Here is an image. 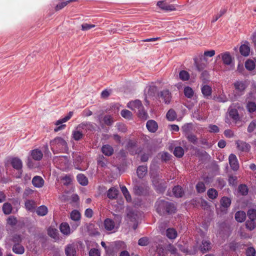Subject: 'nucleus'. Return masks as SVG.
<instances>
[{"label":"nucleus","mask_w":256,"mask_h":256,"mask_svg":"<svg viewBox=\"0 0 256 256\" xmlns=\"http://www.w3.org/2000/svg\"><path fill=\"white\" fill-rule=\"evenodd\" d=\"M77 180L78 182L82 186H86L88 184V178L83 174H78L77 176Z\"/></svg>","instance_id":"36"},{"label":"nucleus","mask_w":256,"mask_h":256,"mask_svg":"<svg viewBox=\"0 0 256 256\" xmlns=\"http://www.w3.org/2000/svg\"><path fill=\"white\" fill-rule=\"evenodd\" d=\"M182 129L187 135L192 132V124H186L182 126Z\"/></svg>","instance_id":"45"},{"label":"nucleus","mask_w":256,"mask_h":256,"mask_svg":"<svg viewBox=\"0 0 256 256\" xmlns=\"http://www.w3.org/2000/svg\"><path fill=\"white\" fill-rule=\"evenodd\" d=\"M160 158L164 161L166 162L170 159V154L167 152H162L160 154Z\"/></svg>","instance_id":"56"},{"label":"nucleus","mask_w":256,"mask_h":256,"mask_svg":"<svg viewBox=\"0 0 256 256\" xmlns=\"http://www.w3.org/2000/svg\"><path fill=\"white\" fill-rule=\"evenodd\" d=\"M10 164L16 170H21L22 166V160L18 158H12L10 159Z\"/></svg>","instance_id":"11"},{"label":"nucleus","mask_w":256,"mask_h":256,"mask_svg":"<svg viewBox=\"0 0 256 256\" xmlns=\"http://www.w3.org/2000/svg\"><path fill=\"white\" fill-rule=\"evenodd\" d=\"M246 218V214L243 211H238L235 214L236 220L240 222H242L245 220Z\"/></svg>","instance_id":"24"},{"label":"nucleus","mask_w":256,"mask_h":256,"mask_svg":"<svg viewBox=\"0 0 256 256\" xmlns=\"http://www.w3.org/2000/svg\"><path fill=\"white\" fill-rule=\"evenodd\" d=\"M81 130L84 134L88 132H92L94 130L95 127L90 122H84L78 125Z\"/></svg>","instance_id":"6"},{"label":"nucleus","mask_w":256,"mask_h":256,"mask_svg":"<svg viewBox=\"0 0 256 256\" xmlns=\"http://www.w3.org/2000/svg\"><path fill=\"white\" fill-rule=\"evenodd\" d=\"M102 152L106 156H110L112 154L114 150L112 146L108 144H106L102 146Z\"/></svg>","instance_id":"22"},{"label":"nucleus","mask_w":256,"mask_h":256,"mask_svg":"<svg viewBox=\"0 0 256 256\" xmlns=\"http://www.w3.org/2000/svg\"><path fill=\"white\" fill-rule=\"evenodd\" d=\"M208 131L210 132H219V128L216 125L210 124L208 126Z\"/></svg>","instance_id":"63"},{"label":"nucleus","mask_w":256,"mask_h":256,"mask_svg":"<svg viewBox=\"0 0 256 256\" xmlns=\"http://www.w3.org/2000/svg\"><path fill=\"white\" fill-rule=\"evenodd\" d=\"M89 256H100V252L98 249L92 248L89 252Z\"/></svg>","instance_id":"57"},{"label":"nucleus","mask_w":256,"mask_h":256,"mask_svg":"<svg viewBox=\"0 0 256 256\" xmlns=\"http://www.w3.org/2000/svg\"><path fill=\"white\" fill-rule=\"evenodd\" d=\"M12 251L16 254H22L24 252V248L19 244H15L13 246Z\"/></svg>","instance_id":"25"},{"label":"nucleus","mask_w":256,"mask_h":256,"mask_svg":"<svg viewBox=\"0 0 256 256\" xmlns=\"http://www.w3.org/2000/svg\"><path fill=\"white\" fill-rule=\"evenodd\" d=\"M157 5L162 10L167 11H172L175 10L174 6L173 5L167 4L163 2H158Z\"/></svg>","instance_id":"19"},{"label":"nucleus","mask_w":256,"mask_h":256,"mask_svg":"<svg viewBox=\"0 0 256 256\" xmlns=\"http://www.w3.org/2000/svg\"><path fill=\"white\" fill-rule=\"evenodd\" d=\"M118 190L115 188H110L107 192V196L110 199H115L117 198Z\"/></svg>","instance_id":"20"},{"label":"nucleus","mask_w":256,"mask_h":256,"mask_svg":"<svg viewBox=\"0 0 256 256\" xmlns=\"http://www.w3.org/2000/svg\"><path fill=\"white\" fill-rule=\"evenodd\" d=\"M160 97L166 104L170 103L171 99V95L169 90H164L161 92L160 94Z\"/></svg>","instance_id":"16"},{"label":"nucleus","mask_w":256,"mask_h":256,"mask_svg":"<svg viewBox=\"0 0 256 256\" xmlns=\"http://www.w3.org/2000/svg\"><path fill=\"white\" fill-rule=\"evenodd\" d=\"M179 76L181 80L186 81L190 78V74L187 71L181 70L179 73Z\"/></svg>","instance_id":"43"},{"label":"nucleus","mask_w":256,"mask_h":256,"mask_svg":"<svg viewBox=\"0 0 256 256\" xmlns=\"http://www.w3.org/2000/svg\"><path fill=\"white\" fill-rule=\"evenodd\" d=\"M44 180L40 176H35L32 180L33 185L36 188H42L44 184Z\"/></svg>","instance_id":"14"},{"label":"nucleus","mask_w":256,"mask_h":256,"mask_svg":"<svg viewBox=\"0 0 256 256\" xmlns=\"http://www.w3.org/2000/svg\"><path fill=\"white\" fill-rule=\"evenodd\" d=\"M246 108L250 112H252L256 110V104L254 102H248L247 104Z\"/></svg>","instance_id":"51"},{"label":"nucleus","mask_w":256,"mask_h":256,"mask_svg":"<svg viewBox=\"0 0 256 256\" xmlns=\"http://www.w3.org/2000/svg\"><path fill=\"white\" fill-rule=\"evenodd\" d=\"M70 218L72 220L78 222L80 218V214L76 210H74L70 213Z\"/></svg>","instance_id":"40"},{"label":"nucleus","mask_w":256,"mask_h":256,"mask_svg":"<svg viewBox=\"0 0 256 256\" xmlns=\"http://www.w3.org/2000/svg\"><path fill=\"white\" fill-rule=\"evenodd\" d=\"M104 121L106 124L110 126L112 124L114 120L110 116H106L104 118Z\"/></svg>","instance_id":"55"},{"label":"nucleus","mask_w":256,"mask_h":256,"mask_svg":"<svg viewBox=\"0 0 256 256\" xmlns=\"http://www.w3.org/2000/svg\"><path fill=\"white\" fill-rule=\"evenodd\" d=\"M2 209L5 214H9L12 212V207L10 202H5L3 204Z\"/></svg>","instance_id":"29"},{"label":"nucleus","mask_w":256,"mask_h":256,"mask_svg":"<svg viewBox=\"0 0 256 256\" xmlns=\"http://www.w3.org/2000/svg\"><path fill=\"white\" fill-rule=\"evenodd\" d=\"M166 236L170 239H174L177 236V232L174 228H168L166 230Z\"/></svg>","instance_id":"34"},{"label":"nucleus","mask_w":256,"mask_h":256,"mask_svg":"<svg viewBox=\"0 0 256 256\" xmlns=\"http://www.w3.org/2000/svg\"><path fill=\"white\" fill-rule=\"evenodd\" d=\"M128 107L133 110H138L142 108V105L140 100H136L129 102L128 104Z\"/></svg>","instance_id":"9"},{"label":"nucleus","mask_w":256,"mask_h":256,"mask_svg":"<svg viewBox=\"0 0 256 256\" xmlns=\"http://www.w3.org/2000/svg\"><path fill=\"white\" fill-rule=\"evenodd\" d=\"M32 158L36 160H40L42 157V153L41 150L38 149L34 150L31 152Z\"/></svg>","instance_id":"28"},{"label":"nucleus","mask_w":256,"mask_h":256,"mask_svg":"<svg viewBox=\"0 0 256 256\" xmlns=\"http://www.w3.org/2000/svg\"><path fill=\"white\" fill-rule=\"evenodd\" d=\"M256 128V123L255 122H252L248 128V132H252L254 130L255 128Z\"/></svg>","instance_id":"64"},{"label":"nucleus","mask_w":256,"mask_h":256,"mask_svg":"<svg viewBox=\"0 0 256 256\" xmlns=\"http://www.w3.org/2000/svg\"><path fill=\"white\" fill-rule=\"evenodd\" d=\"M220 202L222 206L224 208H227L230 206L231 204V200L230 198L226 196H224L222 198Z\"/></svg>","instance_id":"33"},{"label":"nucleus","mask_w":256,"mask_h":256,"mask_svg":"<svg viewBox=\"0 0 256 256\" xmlns=\"http://www.w3.org/2000/svg\"><path fill=\"white\" fill-rule=\"evenodd\" d=\"M246 226L250 230H252L256 227V222L254 220H248L246 222Z\"/></svg>","instance_id":"38"},{"label":"nucleus","mask_w":256,"mask_h":256,"mask_svg":"<svg viewBox=\"0 0 256 256\" xmlns=\"http://www.w3.org/2000/svg\"><path fill=\"white\" fill-rule=\"evenodd\" d=\"M255 254V250L252 247L248 248L246 250V254L247 256H254Z\"/></svg>","instance_id":"62"},{"label":"nucleus","mask_w":256,"mask_h":256,"mask_svg":"<svg viewBox=\"0 0 256 256\" xmlns=\"http://www.w3.org/2000/svg\"><path fill=\"white\" fill-rule=\"evenodd\" d=\"M73 115V112H70L68 114L64 116V118H60V120H57L56 123H55V124L56 125V126H58L60 124H61L60 126L54 129V131L55 132H58L62 130H63L66 127V124H62L64 123V122H67L68 120H69L71 117Z\"/></svg>","instance_id":"3"},{"label":"nucleus","mask_w":256,"mask_h":256,"mask_svg":"<svg viewBox=\"0 0 256 256\" xmlns=\"http://www.w3.org/2000/svg\"><path fill=\"white\" fill-rule=\"evenodd\" d=\"M50 145L52 150H59L64 149L67 148L66 142L60 137H56L54 140L50 141Z\"/></svg>","instance_id":"1"},{"label":"nucleus","mask_w":256,"mask_h":256,"mask_svg":"<svg viewBox=\"0 0 256 256\" xmlns=\"http://www.w3.org/2000/svg\"><path fill=\"white\" fill-rule=\"evenodd\" d=\"M234 98L236 99L238 96L242 95L244 94L247 86L245 82L242 81H237L234 83Z\"/></svg>","instance_id":"2"},{"label":"nucleus","mask_w":256,"mask_h":256,"mask_svg":"<svg viewBox=\"0 0 256 256\" xmlns=\"http://www.w3.org/2000/svg\"><path fill=\"white\" fill-rule=\"evenodd\" d=\"M167 118L170 120H174L176 118V113L173 110H170L166 114Z\"/></svg>","instance_id":"47"},{"label":"nucleus","mask_w":256,"mask_h":256,"mask_svg":"<svg viewBox=\"0 0 256 256\" xmlns=\"http://www.w3.org/2000/svg\"><path fill=\"white\" fill-rule=\"evenodd\" d=\"M74 1V0H68L66 2H62L58 4H57L55 8L56 10H59L66 6L68 3Z\"/></svg>","instance_id":"53"},{"label":"nucleus","mask_w":256,"mask_h":256,"mask_svg":"<svg viewBox=\"0 0 256 256\" xmlns=\"http://www.w3.org/2000/svg\"><path fill=\"white\" fill-rule=\"evenodd\" d=\"M186 138L190 142H192L193 144H196L197 141V138L196 136L192 134H187Z\"/></svg>","instance_id":"60"},{"label":"nucleus","mask_w":256,"mask_h":256,"mask_svg":"<svg viewBox=\"0 0 256 256\" xmlns=\"http://www.w3.org/2000/svg\"><path fill=\"white\" fill-rule=\"evenodd\" d=\"M60 229L61 232L64 235L68 236L72 232L70 226L66 222H63L61 224L60 226Z\"/></svg>","instance_id":"17"},{"label":"nucleus","mask_w":256,"mask_h":256,"mask_svg":"<svg viewBox=\"0 0 256 256\" xmlns=\"http://www.w3.org/2000/svg\"><path fill=\"white\" fill-rule=\"evenodd\" d=\"M211 248V244L208 240H203L200 246V250L203 253L206 252Z\"/></svg>","instance_id":"21"},{"label":"nucleus","mask_w":256,"mask_h":256,"mask_svg":"<svg viewBox=\"0 0 256 256\" xmlns=\"http://www.w3.org/2000/svg\"><path fill=\"white\" fill-rule=\"evenodd\" d=\"M248 215L250 220H255L256 219V210L250 209L248 212Z\"/></svg>","instance_id":"52"},{"label":"nucleus","mask_w":256,"mask_h":256,"mask_svg":"<svg viewBox=\"0 0 256 256\" xmlns=\"http://www.w3.org/2000/svg\"><path fill=\"white\" fill-rule=\"evenodd\" d=\"M202 92L205 96H210L212 94V88L210 86L204 85L202 88Z\"/></svg>","instance_id":"42"},{"label":"nucleus","mask_w":256,"mask_h":256,"mask_svg":"<svg viewBox=\"0 0 256 256\" xmlns=\"http://www.w3.org/2000/svg\"><path fill=\"white\" fill-rule=\"evenodd\" d=\"M48 234L49 236L54 238V239H58V231L56 228L50 227L49 228L48 230Z\"/></svg>","instance_id":"32"},{"label":"nucleus","mask_w":256,"mask_h":256,"mask_svg":"<svg viewBox=\"0 0 256 256\" xmlns=\"http://www.w3.org/2000/svg\"><path fill=\"white\" fill-rule=\"evenodd\" d=\"M174 154L176 157L181 158L184 154V150L180 146H176L174 148Z\"/></svg>","instance_id":"39"},{"label":"nucleus","mask_w":256,"mask_h":256,"mask_svg":"<svg viewBox=\"0 0 256 256\" xmlns=\"http://www.w3.org/2000/svg\"><path fill=\"white\" fill-rule=\"evenodd\" d=\"M138 244L142 246H145L148 244V240L146 238H142L138 240Z\"/></svg>","instance_id":"59"},{"label":"nucleus","mask_w":256,"mask_h":256,"mask_svg":"<svg viewBox=\"0 0 256 256\" xmlns=\"http://www.w3.org/2000/svg\"><path fill=\"white\" fill-rule=\"evenodd\" d=\"M240 51L242 55L247 56L250 54V48L248 44H244L240 46Z\"/></svg>","instance_id":"27"},{"label":"nucleus","mask_w":256,"mask_h":256,"mask_svg":"<svg viewBox=\"0 0 256 256\" xmlns=\"http://www.w3.org/2000/svg\"><path fill=\"white\" fill-rule=\"evenodd\" d=\"M146 126L148 130L152 132H154L158 128V124L154 120H148L146 122Z\"/></svg>","instance_id":"12"},{"label":"nucleus","mask_w":256,"mask_h":256,"mask_svg":"<svg viewBox=\"0 0 256 256\" xmlns=\"http://www.w3.org/2000/svg\"><path fill=\"white\" fill-rule=\"evenodd\" d=\"M205 184L202 182H199L196 185V190L199 193L204 192L206 190Z\"/></svg>","instance_id":"46"},{"label":"nucleus","mask_w":256,"mask_h":256,"mask_svg":"<svg viewBox=\"0 0 256 256\" xmlns=\"http://www.w3.org/2000/svg\"><path fill=\"white\" fill-rule=\"evenodd\" d=\"M176 210V208L174 206L168 202L167 206L166 208V213L172 214Z\"/></svg>","instance_id":"48"},{"label":"nucleus","mask_w":256,"mask_h":256,"mask_svg":"<svg viewBox=\"0 0 256 256\" xmlns=\"http://www.w3.org/2000/svg\"><path fill=\"white\" fill-rule=\"evenodd\" d=\"M104 226L106 230L110 231L112 232H116L118 229V226L110 218H106L104 221Z\"/></svg>","instance_id":"4"},{"label":"nucleus","mask_w":256,"mask_h":256,"mask_svg":"<svg viewBox=\"0 0 256 256\" xmlns=\"http://www.w3.org/2000/svg\"><path fill=\"white\" fill-rule=\"evenodd\" d=\"M238 190L242 195H246L248 192L247 186L244 184H242L239 186Z\"/></svg>","instance_id":"54"},{"label":"nucleus","mask_w":256,"mask_h":256,"mask_svg":"<svg viewBox=\"0 0 256 256\" xmlns=\"http://www.w3.org/2000/svg\"><path fill=\"white\" fill-rule=\"evenodd\" d=\"M173 193L175 196L182 197L184 194V191L180 186H174L173 188Z\"/></svg>","instance_id":"35"},{"label":"nucleus","mask_w":256,"mask_h":256,"mask_svg":"<svg viewBox=\"0 0 256 256\" xmlns=\"http://www.w3.org/2000/svg\"><path fill=\"white\" fill-rule=\"evenodd\" d=\"M36 212L38 216H44L48 214V210L46 206H41L37 208Z\"/></svg>","instance_id":"31"},{"label":"nucleus","mask_w":256,"mask_h":256,"mask_svg":"<svg viewBox=\"0 0 256 256\" xmlns=\"http://www.w3.org/2000/svg\"><path fill=\"white\" fill-rule=\"evenodd\" d=\"M138 117L143 120H146L148 118V114L143 107L142 108L138 110Z\"/></svg>","instance_id":"44"},{"label":"nucleus","mask_w":256,"mask_h":256,"mask_svg":"<svg viewBox=\"0 0 256 256\" xmlns=\"http://www.w3.org/2000/svg\"><path fill=\"white\" fill-rule=\"evenodd\" d=\"M208 198L210 199L214 200L218 196V192L217 190L214 188H210L207 192Z\"/></svg>","instance_id":"37"},{"label":"nucleus","mask_w":256,"mask_h":256,"mask_svg":"<svg viewBox=\"0 0 256 256\" xmlns=\"http://www.w3.org/2000/svg\"><path fill=\"white\" fill-rule=\"evenodd\" d=\"M25 206L27 210L34 212L36 209V205L34 201L32 200H27L25 202Z\"/></svg>","instance_id":"23"},{"label":"nucleus","mask_w":256,"mask_h":256,"mask_svg":"<svg viewBox=\"0 0 256 256\" xmlns=\"http://www.w3.org/2000/svg\"><path fill=\"white\" fill-rule=\"evenodd\" d=\"M236 145L238 150L242 152H248L250 149V146L246 142L242 140L236 141Z\"/></svg>","instance_id":"7"},{"label":"nucleus","mask_w":256,"mask_h":256,"mask_svg":"<svg viewBox=\"0 0 256 256\" xmlns=\"http://www.w3.org/2000/svg\"><path fill=\"white\" fill-rule=\"evenodd\" d=\"M168 204V202L164 200H158L156 204V208L157 212L160 214H166V208Z\"/></svg>","instance_id":"5"},{"label":"nucleus","mask_w":256,"mask_h":256,"mask_svg":"<svg viewBox=\"0 0 256 256\" xmlns=\"http://www.w3.org/2000/svg\"><path fill=\"white\" fill-rule=\"evenodd\" d=\"M228 114L234 120H237L239 119L238 110L236 108H233L232 106H230L228 108Z\"/></svg>","instance_id":"26"},{"label":"nucleus","mask_w":256,"mask_h":256,"mask_svg":"<svg viewBox=\"0 0 256 256\" xmlns=\"http://www.w3.org/2000/svg\"><path fill=\"white\" fill-rule=\"evenodd\" d=\"M120 114L123 118L127 119H130L132 116V112L127 110H122Z\"/></svg>","instance_id":"50"},{"label":"nucleus","mask_w":256,"mask_h":256,"mask_svg":"<svg viewBox=\"0 0 256 256\" xmlns=\"http://www.w3.org/2000/svg\"><path fill=\"white\" fill-rule=\"evenodd\" d=\"M256 63L255 60H248L245 62V67L247 70H252L255 68Z\"/></svg>","instance_id":"30"},{"label":"nucleus","mask_w":256,"mask_h":256,"mask_svg":"<svg viewBox=\"0 0 256 256\" xmlns=\"http://www.w3.org/2000/svg\"><path fill=\"white\" fill-rule=\"evenodd\" d=\"M219 58H222L223 62L226 65H229L232 62V57L228 52L222 53L218 56Z\"/></svg>","instance_id":"13"},{"label":"nucleus","mask_w":256,"mask_h":256,"mask_svg":"<svg viewBox=\"0 0 256 256\" xmlns=\"http://www.w3.org/2000/svg\"><path fill=\"white\" fill-rule=\"evenodd\" d=\"M78 126L75 128V129L72 132V138L75 140H79L82 138L84 134Z\"/></svg>","instance_id":"10"},{"label":"nucleus","mask_w":256,"mask_h":256,"mask_svg":"<svg viewBox=\"0 0 256 256\" xmlns=\"http://www.w3.org/2000/svg\"><path fill=\"white\" fill-rule=\"evenodd\" d=\"M228 160L231 168L234 170H237L239 168V164L236 156L232 154H230Z\"/></svg>","instance_id":"8"},{"label":"nucleus","mask_w":256,"mask_h":256,"mask_svg":"<svg viewBox=\"0 0 256 256\" xmlns=\"http://www.w3.org/2000/svg\"><path fill=\"white\" fill-rule=\"evenodd\" d=\"M65 252L67 256H76V246L74 244L68 245L66 248Z\"/></svg>","instance_id":"15"},{"label":"nucleus","mask_w":256,"mask_h":256,"mask_svg":"<svg viewBox=\"0 0 256 256\" xmlns=\"http://www.w3.org/2000/svg\"><path fill=\"white\" fill-rule=\"evenodd\" d=\"M226 10L224 8L220 10V11L214 17L212 22H214L218 20L226 12Z\"/></svg>","instance_id":"49"},{"label":"nucleus","mask_w":256,"mask_h":256,"mask_svg":"<svg viewBox=\"0 0 256 256\" xmlns=\"http://www.w3.org/2000/svg\"><path fill=\"white\" fill-rule=\"evenodd\" d=\"M147 166H139L137 168L136 173L139 178H144L147 174Z\"/></svg>","instance_id":"18"},{"label":"nucleus","mask_w":256,"mask_h":256,"mask_svg":"<svg viewBox=\"0 0 256 256\" xmlns=\"http://www.w3.org/2000/svg\"><path fill=\"white\" fill-rule=\"evenodd\" d=\"M17 222V220L16 218L10 216L7 219V223L10 226H14Z\"/></svg>","instance_id":"58"},{"label":"nucleus","mask_w":256,"mask_h":256,"mask_svg":"<svg viewBox=\"0 0 256 256\" xmlns=\"http://www.w3.org/2000/svg\"><path fill=\"white\" fill-rule=\"evenodd\" d=\"M95 27V25L88 24L87 23L83 24L82 25V30H88L92 28Z\"/></svg>","instance_id":"61"},{"label":"nucleus","mask_w":256,"mask_h":256,"mask_svg":"<svg viewBox=\"0 0 256 256\" xmlns=\"http://www.w3.org/2000/svg\"><path fill=\"white\" fill-rule=\"evenodd\" d=\"M184 96L188 98H192L194 94L193 90L190 86H186L184 88Z\"/></svg>","instance_id":"41"}]
</instances>
